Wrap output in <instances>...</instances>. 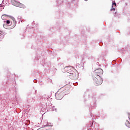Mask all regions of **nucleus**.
Masks as SVG:
<instances>
[{"instance_id":"nucleus-11","label":"nucleus","mask_w":130,"mask_h":130,"mask_svg":"<svg viewBox=\"0 0 130 130\" xmlns=\"http://www.w3.org/2000/svg\"><path fill=\"white\" fill-rule=\"evenodd\" d=\"M12 20H13V21H14V22H15V21H16V20H15V18H14V17H12Z\"/></svg>"},{"instance_id":"nucleus-1","label":"nucleus","mask_w":130,"mask_h":130,"mask_svg":"<svg viewBox=\"0 0 130 130\" xmlns=\"http://www.w3.org/2000/svg\"><path fill=\"white\" fill-rule=\"evenodd\" d=\"M12 3L14 6H15V7H19L20 8H22V7L23 6V4L19 3L16 0H12Z\"/></svg>"},{"instance_id":"nucleus-5","label":"nucleus","mask_w":130,"mask_h":130,"mask_svg":"<svg viewBox=\"0 0 130 130\" xmlns=\"http://www.w3.org/2000/svg\"><path fill=\"white\" fill-rule=\"evenodd\" d=\"M8 17H9V16H8L6 14H4L2 16V20H6V19L8 18Z\"/></svg>"},{"instance_id":"nucleus-10","label":"nucleus","mask_w":130,"mask_h":130,"mask_svg":"<svg viewBox=\"0 0 130 130\" xmlns=\"http://www.w3.org/2000/svg\"><path fill=\"white\" fill-rule=\"evenodd\" d=\"M113 5H114L115 7H116V4H115V3H113V4H112V6H113Z\"/></svg>"},{"instance_id":"nucleus-2","label":"nucleus","mask_w":130,"mask_h":130,"mask_svg":"<svg viewBox=\"0 0 130 130\" xmlns=\"http://www.w3.org/2000/svg\"><path fill=\"white\" fill-rule=\"evenodd\" d=\"M55 97L57 100H61V99H62L63 95H62V93L59 94L58 92H57L55 94Z\"/></svg>"},{"instance_id":"nucleus-3","label":"nucleus","mask_w":130,"mask_h":130,"mask_svg":"<svg viewBox=\"0 0 130 130\" xmlns=\"http://www.w3.org/2000/svg\"><path fill=\"white\" fill-rule=\"evenodd\" d=\"M95 73H96V75L100 77V75H103V70L102 69H98L95 70Z\"/></svg>"},{"instance_id":"nucleus-7","label":"nucleus","mask_w":130,"mask_h":130,"mask_svg":"<svg viewBox=\"0 0 130 130\" xmlns=\"http://www.w3.org/2000/svg\"><path fill=\"white\" fill-rule=\"evenodd\" d=\"M47 125V126H52L53 125L51 123H48Z\"/></svg>"},{"instance_id":"nucleus-6","label":"nucleus","mask_w":130,"mask_h":130,"mask_svg":"<svg viewBox=\"0 0 130 130\" xmlns=\"http://www.w3.org/2000/svg\"><path fill=\"white\" fill-rule=\"evenodd\" d=\"M6 24H7V25H12V23L11 22V21L10 20H7L6 21Z\"/></svg>"},{"instance_id":"nucleus-13","label":"nucleus","mask_w":130,"mask_h":130,"mask_svg":"<svg viewBox=\"0 0 130 130\" xmlns=\"http://www.w3.org/2000/svg\"><path fill=\"white\" fill-rule=\"evenodd\" d=\"M3 7V5L0 4V7Z\"/></svg>"},{"instance_id":"nucleus-4","label":"nucleus","mask_w":130,"mask_h":130,"mask_svg":"<svg viewBox=\"0 0 130 130\" xmlns=\"http://www.w3.org/2000/svg\"><path fill=\"white\" fill-rule=\"evenodd\" d=\"M103 82V80H102V79L100 78L99 80L98 79V81H96V85L98 86L99 85H101Z\"/></svg>"},{"instance_id":"nucleus-12","label":"nucleus","mask_w":130,"mask_h":130,"mask_svg":"<svg viewBox=\"0 0 130 130\" xmlns=\"http://www.w3.org/2000/svg\"><path fill=\"white\" fill-rule=\"evenodd\" d=\"M53 110H56V108H55V107H53Z\"/></svg>"},{"instance_id":"nucleus-9","label":"nucleus","mask_w":130,"mask_h":130,"mask_svg":"<svg viewBox=\"0 0 130 130\" xmlns=\"http://www.w3.org/2000/svg\"><path fill=\"white\" fill-rule=\"evenodd\" d=\"M111 11H115V9L113 7L111 9Z\"/></svg>"},{"instance_id":"nucleus-8","label":"nucleus","mask_w":130,"mask_h":130,"mask_svg":"<svg viewBox=\"0 0 130 130\" xmlns=\"http://www.w3.org/2000/svg\"><path fill=\"white\" fill-rule=\"evenodd\" d=\"M44 129H45L44 128L42 127V128H39L38 130H44Z\"/></svg>"}]
</instances>
